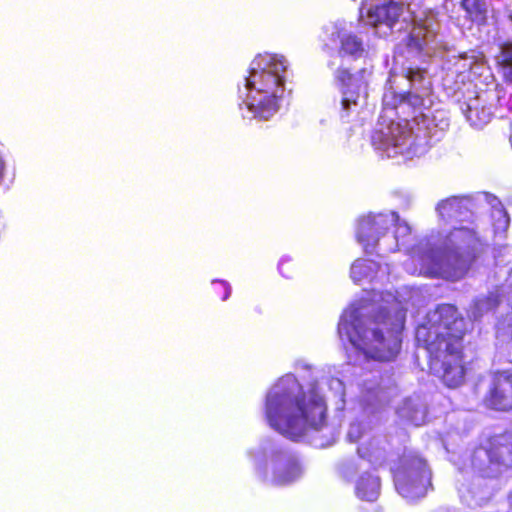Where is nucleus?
Instances as JSON below:
<instances>
[{"label": "nucleus", "mask_w": 512, "mask_h": 512, "mask_svg": "<svg viewBox=\"0 0 512 512\" xmlns=\"http://www.w3.org/2000/svg\"><path fill=\"white\" fill-rule=\"evenodd\" d=\"M472 207L468 196L441 200L436 206L439 222L451 225L452 229L443 230L438 241L432 236L411 249V227L398 213H369L358 220L357 241L365 253L378 256L406 249L409 259L404 269L411 275L457 281L467 273L474 252L485 241L478 224L472 221Z\"/></svg>", "instance_id": "obj_1"}, {"label": "nucleus", "mask_w": 512, "mask_h": 512, "mask_svg": "<svg viewBox=\"0 0 512 512\" xmlns=\"http://www.w3.org/2000/svg\"><path fill=\"white\" fill-rule=\"evenodd\" d=\"M432 103L431 82L425 69L408 66L400 72L392 70L371 137L373 147L388 158L427 153L449 126L444 111H431Z\"/></svg>", "instance_id": "obj_2"}, {"label": "nucleus", "mask_w": 512, "mask_h": 512, "mask_svg": "<svg viewBox=\"0 0 512 512\" xmlns=\"http://www.w3.org/2000/svg\"><path fill=\"white\" fill-rule=\"evenodd\" d=\"M296 368L310 372L306 386L294 374L287 373L268 389L264 400L268 425L294 441L325 427L327 399L335 400L337 410L345 407V386L340 379L324 376L304 361H298Z\"/></svg>", "instance_id": "obj_3"}, {"label": "nucleus", "mask_w": 512, "mask_h": 512, "mask_svg": "<svg viewBox=\"0 0 512 512\" xmlns=\"http://www.w3.org/2000/svg\"><path fill=\"white\" fill-rule=\"evenodd\" d=\"M418 291L404 288L391 292H373L353 302L342 314L338 333L356 347L365 358L391 361L400 351L408 303L415 305Z\"/></svg>", "instance_id": "obj_4"}, {"label": "nucleus", "mask_w": 512, "mask_h": 512, "mask_svg": "<svg viewBox=\"0 0 512 512\" xmlns=\"http://www.w3.org/2000/svg\"><path fill=\"white\" fill-rule=\"evenodd\" d=\"M465 320L455 306L438 305L429 311L416 330V340L430 356V369L449 388L460 386L465 379L461 339Z\"/></svg>", "instance_id": "obj_5"}, {"label": "nucleus", "mask_w": 512, "mask_h": 512, "mask_svg": "<svg viewBox=\"0 0 512 512\" xmlns=\"http://www.w3.org/2000/svg\"><path fill=\"white\" fill-rule=\"evenodd\" d=\"M390 1L367 10V23L381 37L412 26L406 43L407 57L425 60L442 54L445 43L439 34V23L432 11L414 15L410 8Z\"/></svg>", "instance_id": "obj_6"}, {"label": "nucleus", "mask_w": 512, "mask_h": 512, "mask_svg": "<svg viewBox=\"0 0 512 512\" xmlns=\"http://www.w3.org/2000/svg\"><path fill=\"white\" fill-rule=\"evenodd\" d=\"M289 63L281 54H258L250 63L248 76L239 88L244 117L270 119L279 109L285 92Z\"/></svg>", "instance_id": "obj_7"}, {"label": "nucleus", "mask_w": 512, "mask_h": 512, "mask_svg": "<svg viewBox=\"0 0 512 512\" xmlns=\"http://www.w3.org/2000/svg\"><path fill=\"white\" fill-rule=\"evenodd\" d=\"M256 477L271 485H288L300 479L305 467L301 459L274 439H263L247 451Z\"/></svg>", "instance_id": "obj_8"}, {"label": "nucleus", "mask_w": 512, "mask_h": 512, "mask_svg": "<svg viewBox=\"0 0 512 512\" xmlns=\"http://www.w3.org/2000/svg\"><path fill=\"white\" fill-rule=\"evenodd\" d=\"M392 471L396 490L407 501L423 498L431 486L426 462L414 453L403 455Z\"/></svg>", "instance_id": "obj_9"}, {"label": "nucleus", "mask_w": 512, "mask_h": 512, "mask_svg": "<svg viewBox=\"0 0 512 512\" xmlns=\"http://www.w3.org/2000/svg\"><path fill=\"white\" fill-rule=\"evenodd\" d=\"M370 76L371 71L367 68L360 69L355 74H350L346 69L336 71L335 80L342 94L340 117L343 121L359 115L366 105Z\"/></svg>", "instance_id": "obj_10"}, {"label": "nucleus", "mask_w": 512, "mask_h": 512, "mask_svg": "<svg viewBox=\"0 0 512 512\" xmlns=\"http://www.w3.org/2000/svg\"><path fill=\"white\" fill-rule=\"evenodd\" d=\"M359 407L353 412L347 431L349 442H361L367 440L374 433L373 428L379 421V407L372 400H380V390L374 386L365 385V394L362 396Z\"/></svg>", "instance_id": "obj_11"}, {"label": "nucleus", "mask_w": 512, "mask_h": 512, "mask_svg": "<svg viewBox=\"0 0 512 512\" xmlns=\"http://www.w3.org/2000/svg\"><path fill=\"white\" fill-rule=\"evenodd\" d=\"M325 34L329 43L337 48L342 58L357 60L369 55V45L360 35L351 31L345 21H336L327 25Z\"/></svg>", "instance_id": "obj_12"}, {"label": "nucleus", "mask_w": 512, "mask_h": 512, "mask_svg": "<svg viewBox=\"0 0 512 512\" xmlns=\"http://www.w3.org/2000/svg\"><path fill=\"white\" fill-rule=\"evenodd\" d=\"M483 457L489 460L488 471H485L487 477L496 476L501 472V467L512 466V435L496 437L489 450H476L473 461ZM473 464L476 466L475 462Z\"/></svg>", "instance_id": "obj_13"}, {"label": "nucleus", "mask_w": 512, "mask_h": 512, "mask_svg": "<svg viewBox=\"0 0 512 512\" xmlns=\"http://www.w3.org/2000/svg\"><path fill=\"white\" fill-rule=\"evenodd\" d=\"M496 99L498 96L494 91H483L463 104L462 111L471 126L482 128L490 122Z\"/></svg>", "instance_id": "obj_14"}, {"label": "nucleus", "mask_w": 512, "mask_h": 512, "mask_svg": "<svg viewBox=\"0 0 512 512\" xmlns=\"http://www.w3.org/2000/svg\"><path fill=\"white\" fill-rule=\"evenodd\" d=\"M485 403L492 409L512 410V371L497 372L493 375Z\"/></svg>", "instance_id": "obj_15"}, {"label": "nucleus", "mask_w": 512, "mask_h": 512, "mask_svg": "<svg viewBox=\"0 0 512 512\" xmlns=\"http://www.w3.org/2000/svg\"><path fill=\"white\" fill-rule=\"evenodd\" d=\"M350 275L355 283L362 281L384 282L390 279V271L387 264L382 266L375 261L366 259H357L354 261L351 266Z\"/></svg>", "instance_id": "obj_16"}, {"label": "nucleus", "mask_w": 512, "mask_h": 512, "mask_svg": "<svg viewBox=\"0 0 512 512\" xmlns=\"http://www.w3.org/2000/svg\"><path fill=\"white\" fill-rule=\"evenodd\" d=\"M387 440L378 433H373L367 440H363L357 448L360 458L366 459L373 465H381L386 459Z\"/></svg>", "instance_id": "obj_17"}, {"label": "nucleus", "mask_w": 512, "mask_h": 512, "mask_svg": "<svg viewBox=\"0 0 512 512\" xmlns=\"http://www.w3.org/2000/svg\"><path fill=\"white\" fill-rule=\"evenodd\" d=\"M396 413L415 426H420L426 421V406L419 396L406 398L398 406Z\"/></svg>", "instance_id": "obj_18"}, {"label": "nucleus", "mask_w": 512, "mask_h": 512, "mask_svg": "<svg viewBox=\"0 0 512 512\" xmlns=\"http://www.w3.org/2000/svg\"><path fill=\"white\" fill-rule=\"evenodd\" d=\"M381 489L380 478L372 473L362 474L355 484V492L359 499L364 501H375Z\"/></svg>", "instance_id": "obj_19"}, {"label": "nucleus", "mask_w": 512, "mask_h": 512, "mask_svg": "<svg viewBox=\"0 0 512 512\" xmlns=\"http://www.w3.org/2000/svg\"><path fill=\"white\" fill-rule=\"evenodd\" d=\"M485 199L491 206V218L496 236H502L508 229L510 218L499 199L493 195L485 194Z\"/></svg>", "instance_id": "obj_20"}, {"label": "nucleus", "mask_w": 512, "mask_h": 512, "mask_svg": "<svg viewBox=\"0 0 512 512\" xmlns=\"http://www.w3.org/2000/svg\"><path fill=\"white\" fill-rule=\"evenodd\" d=\"M502 305V302L499 300V295L491 293L488 296L478 297L469 308L468 315L473 320H477L496 306L502 307Z\"/></svg>", "instance_id": "obj_21"}, {"label": "nucleus", "mask_w": 512, "mask_h": 512, "mask_svg": "<svg viewBox=\"0 0 512 512\" xmlns=\"http://www.w3.org/2000/svg\"><path fill=\"white\" fill-rule=\"evenodd\" d=\"M461 6L472 21L484 23L487 19V4L485 0H462Z\"/></svg>", "instance_id": "obj_22"}, {"label": "nucleus", "mask_w": 512, "mask_h": 512, "mask_svg": "<svg viewBox=\"0 0 512 512\" xmlns=\"http://www.w3.org/2000/svg\"><path fill=\"white\" fill-rule=\"evenodd\" d=\"M497 60L505 82L512 86V42H506L501 46Z\"/></svg>", "instance_id": "obj_23"}, {"label": "nucleus", "mask_w": 512, "mask_h": 512, "mask_svg": "<svg viewBox=\"0 0 512 512\" xmlns=\"http://www.w3.org/2000/svg\"><path fill=\"white\" fill-rule=\"evenodd\" d=\"M508 306L510 310L496 324V333L498 337H509L512 339V303L508 304Z\"/></svg>", "instance_id": "obj_24"}, {"label": "nucleus", "mask_w": 512, "mask_h": 512, "mask_svg": "<svg viewBox=\"0 0 512 512\" xmlns=\"http://www.w3.org/2000/svg\"><path fill=\"white\" fill-rule=\"evenodd\" d=\"M295 270V265L293 264V260L290 256L284 255L280 258L278 262V271L284 278L291 279L295 274Z\"/></svg>", "instance_id": "obj_25"}, {"label": "nucleus", "mask_w": 512, "mask_h": 512, "mask_svg": "<svg viewBox=\"0 0 512 512\" xmlns=\"http://www.w3.org/2000/svg\"><path fill=\"white\" fill-rule=\"evenodd\" d=\"M455 62L452 67H448L447 69L451 74L457 73L461 75L465 70L470 69L471 63H467L466 58L464 57H454Z\"/></svg>", "instance_id": "obj_26"}, {"label": "nucleus", "mask_w": 512, "mask_h": 512, "mask_svg": "<svg viewBox=\"0 0 512 512\" xmlns=\"http://www.w3.org/2000/svg\"><path fill=\"white\" fill-rule=\"evenodd\" d=\"M212 284H217L222 289H224V294L222 296V300L223 301H226L230 297L232 289H231V286H230V284L228 282H226L224 280H213Z\"/></svg>", "instance_id": "obj_27"}, {"label": "nucleus", "mask_w": 512, "mask_h": 512, "mask_svg": "<svg viewBox=\"0 0 512 512\" xmlns=\"http://www.w3.org/2000/svg\"><path fill=\"white\" fill-rule=\"evenodd\" d=\"M4 230H5V221L0 216V238L2 237Z\"/></svg>", "instance_id": "obj_28"}, {"label": "nucleus", "mask_w": 512, "mask_h": 512, "mask_svg": "<svg viewBox=\"0 0 512 512\" xmlns=\"http://www.w3.org/2000/svg\"><path fill=\"white\" fill-rule=\"evenodd\" d=\"M350 468L354 469V465H353V464H351V463H349V464H347L346 466H344V467H343V474H344L345 476H347V475H348V470H349Z\"/></svg>", "instance_id": "obj_29"}, {"label": "nucleus", "mask_w": 512, "mask_h": 512, "mask_svg": "<svg viewBox=\"0 0 512 512\" xmlns=\"http://www.w3.org/2000/svg\"><path fill=\"white\" fill-rule=\"evenodd\" d=\"M352 347H353V348L356 350V352L358 353V357H359V358H358V361H361V358H363L364 360H368V359H369V358H365V357L363 356V354H362V353H361V352H360L356 347H354L353 345H352Z\"/></svg>", "instance_id": "obj_30"}, {"label": "nucleus", "mask_w": 512, "mask_h": 512, "mask_svg": "<svg viewBox=\"0 0 512 512\" xmlns=\"http://www.w3.org/2000/svg\"><path fill=\"white\" fill-rule=\"evenodd\" d=\"M507 281H508L509 285L512 286V272L509 274Z\"/></svg>", "instance_id": "obj_31"}, {"label": "nucleus", "mask_w": 512, "mask_h": 512, "mask_svg": "<svg viewBox=\"0 0 512 512\" xmlns=\"http://www.w3.org/2000/svg\"><path fill=\"white\" fill-rule=\"evenodd\" d=\"M367 4H368V0H363V6L361 8V12L363 11L364 6H366Z\"/></svg>", "instance_id": "obj_32"}]
</instances>
